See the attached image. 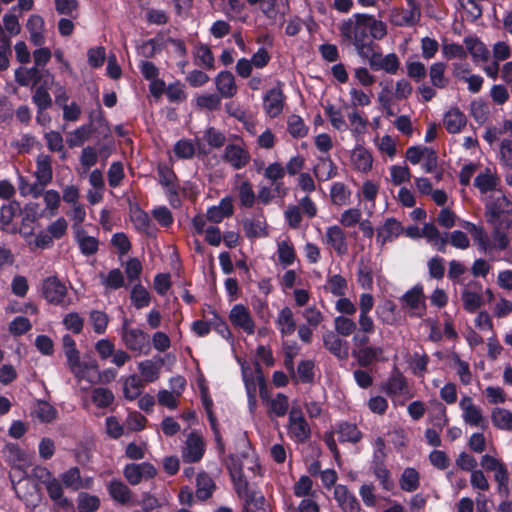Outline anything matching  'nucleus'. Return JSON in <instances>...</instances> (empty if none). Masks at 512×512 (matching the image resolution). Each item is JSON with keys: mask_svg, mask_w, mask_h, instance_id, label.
Here are the masks:
<instances>
[{"mask_svg": "<svg viewBox=\"0 0 512 512\" xmlns=\"http://www.w3.org/2000/svg\"><path fill=\"white\" fill-rule=\"evenodd\" d=\"M37 184L41 187L47 186L53 178L52 160L49 155L40 154L36 159V169L34 171Z\"/></svg>", "mask_w": 512, "mask_h": 512, "instance_id": "28", "label": "nucleus"}, {"mask_svg": "<svg viewBox=\"0 0 512 512\" xmlns=\"http://www.w3.org/2000/svg\"><path fill=\"white\" fill-rule=\"evenodd\" d=\"M158 174L160 184L164 187L170 203L174 205L178 201V185L175 173L167 166H159Z\"/></svg>", "mask_w": 512, "mask_h": 512, "instance_id": "26", "label": "nucleus"}, {"mask_svg": "<svg viewBox=\"0 0 512 512\" xmlns=\"http://www.w3.org/2000/svg\"><path fill=\"white\" fill-rule=\"evenodd\" d=\"M234 213V206L232 198L226 196L221 199L218 205L209 207L207 209V219L212 223H220L225 218L232 216Z\"/></svg>", "mask_w": 512, "mask_h": 512, "instance_id": "27", "label": "nucleus"}, {"mask_svg": "<svg viewBox=\"0 0 512 512\" xmlns=\"http://www.w3.org/2000/svg\"><path fill=\"white\" fill-rule=\"evenodd\" d=\"M334 328L336 331L335 333L340 336L347 337L356 331L357 324L353 319L349 317L337 316L334 319Z\"/></svg>", "mask_w": 512, "mask_h": 512, "instance_id": "64", "label": "nucleus"}, {"mask_svg": "<svg viewBox=\"0 0 512 512\" xmlns=\"http://www.w3.org/2000/svg\"><path fill=\"white\" fill-rule=\"evenodd\" d=\"M241 442L245 448V451H243L241 454L239 466L237 464L229 466L230 474L232 475V470L241 471V473H243L244 469H247L256 474L260 469L258 457L256 453L249 447L248 441L245 438H242ZM242 475L244 476V474Z\"/></svg>", "mask_w": 512, "mask_h": 512, "instance_id": "23", "label": "nucleus"}, {"mask_svg": "<svg viewBox=\"0 0 512 512\" xmlns=\"http://www.w3.org/2000/svg\"><path fill=\"white\" fill-rule=\"evenodd\" d=\"M229 321L231 324L248 335H252L255 332V321L248 307L243 304L234 305L229 313Z\"/></svg>", "mask_w": 512, "mask_h": 512, "instance_id": "12", "label": "nucleus"}, {"mask_svg": "<svg viewBox=\"0 0 512 512\" xmlns=\"http://www.w3.org/2000/svg\"><path fill=\"white\" fill-rule=\"evenodd\" d=\"M130 218L134 227L142 232L149 233L151 220L149 215L142 209L135 207L130 210Z\"/></svg>", "mask_w": 512, "mask_h": 512, "instance_id": "58", "label": "nucleus"}, {"mask_svg": "<svg viewBox=\"0 0 512 512\" xmlns=\"http://www.w3.org/2000/svg\"><path fill=\"white\" fill-rule=\"evenodd\" d=\"M331 201L334 205L345 206L350 203L351 190L342 182H335L330 189Z\"/></svg>", "mask_w": 512, "mask_h": 512, "instance_id": "49", "label": "nucleus"}, {"mask_svg": "<svg viewBox=\"0 0 512 512\" xmlns=\"http://www.w3.org/2000/svg\"><path fill=\"white\" fill-rule=\"evenodd\" d=\"M277 259L284 266H291L296 260V250L291 239L288 236L277 240Z\"/></svg>", "mask_w": 512, "mask_h": 512, "instance_id": "32", "label": "nucleus"}, {"mask_svg": "<svg viewBox=\"0 0 512 512\" xmlns=\"http://www.w3.org/2000/svg\"><path fill=\"white\" fill-rule=\"evenodd\" d=\"M92 402L98 408H107L114 402V394L108 388L98 387L91 391Z\"/></svg>", "mask_w": 512, "mask_h": 512, "instance_id": "59", "label": "nucleus"}, {"mask_svg": "<svg viewBox=\"0 0 512 512\" xmlns=\"http://www.w3.org/2000/svg\"><path fill=\"white\" fill-rule=\"evenodd\" d=\"M404 232L402 224L395 218H387L384 223L377 228L376 242L381 248L386 243L397 239Z\"/></svg>", "mask_w": 512, "mask_h": 512, "instance_id": "20", "label": "nucleus"}, {"mask_svg": "<svg viewBox=\"0 0 512 512\" xmlns=\"http://www.w3.org/2000/svg\"><path fill=\"white\" fill-rule=\"evenodd\" d=\"M421 237H425L438 251L445 252L448 243L447 237L441 235L434 224H424Z\"/></svg>", "mask_w": 512, "mask_h": 512, "instance_id": "39", "label": "nucleus"}, {"mask_svg": "<svg viewBox=\"0 0 512 512\" xmlns=\"http://www.w3.org/2000/svg\"><path fill=\"white\" fill-rule=\"evenodd\" d=\"M339 438L343 442L357 443L362 438V433L355 424L342 423L338 428Z\"/></svg>", "mask_w": 512, "mask_h": 512, "instance_id": "61", "label": "nucleus"}, {"mask_svg": "<svg viewBox=\"0 0 512 512\" xmlns=\"http://www.w3.org/2000/svg\"><path fill=\"white\" fill-rule=\"evenodd\" d=\"M38 75L39 72L37 67H19L15 70V80L21 86L34 84L38 79Z\"/></svg>", "mask_w": 512, "mask_h": 512, "instance_id": "63", "label": "nucleus"}, {"mask_svg": "<svg viewBox=\"0 0 512 512\" xmlns=\"http://www.w3.org/2000/svg\"><path fill=\"white\" fill-rule=\"evenodd\" d=\"M446 64L435 62L429 68V77L432 85L437 88H444L448 80L445 77Z\"/></svg>", "mask_w": 512, "mask_h": 512, "instance_id": "60", "label": "nucleus"}, {"mask_svg": "<svg viewBox=\"0 0 512 512\" xmlns=\"http://www.w3.org/2000/svg\"><path fill=\"white\" fill-rule=\"evenodd\" d=\"M347 117L349 122L348 129L352 136L356 140H359L367 131L368 120L365 119L356 109L350 111Z\"/></svg>", "mask_w": 512, "mask_h": 512, "instance_id": "40", "label": "nucleus"}, {"mask_svg": "<svg viewBox=\"0 0 512 512\" xmlns=\"http://www.w3.org/2000/svg\"><path fill=\"white\" fill-rule=\"evenodd\" d=\"M121 340L124 346L138 354L147 353L149 350V336L142 329L132 328L129 320L124 319L121 331Z\"/></svg>", "mask_w": 512, "mask_h": 512, "instance_id": "5", "label": "nucleus"}, {"mask_svg": "<svg viewBox=\"0 0 512 512\" xmlns=\"http://www.w3.org/2000/svg\"><path fill=\"white\" fill-rule=\"evenodd\" d=\"M499 179L489 169L478 174L475 178L474 184L481 193L492 191L498 185Z\"/></svg>", "mask_w": 512, "mask_h": 512, "instance_id": "57", "label": "nucleus"}, {"mask_svg": "<svg viewBox=\"0 0 512 512\" xmlns=\"http://www.w3.org/2000/svg\"><path fill=\"white\" fill-rule=\"evenodd\" d=\"M276 327L282 337L291 336L296 330L294 315L289 307L282 308L276 319Z\"/></svg>", "mask_w": 512, "mask_h": 512, "instance_id": "36", "label": "nucleus"}, {"mask_svg": "<svg viewBox=\"0 0 512 512\" xmlns=\"http://www.w3.org/2000/svg\"><path fill=\"white\" fill-rule=\"evenodd\" d=\"M403 307L409 310L412 316L421 317L426 311L425 296L421 286L408 290L401 298Z\"/></svg>", "mask_w": 512, "mask_h": 512, "instance_id": "15", "label": "nucleus"}, {"mask_svg": "<svg viewBox=\"0 0 512 512\" xmlns=\"http://www.w3.org/2000/svg\"><path fill=\"white\" fill-rule=\"evenodd\" d=\"M235 183V190L237 191L241 205L247 208L252 207L255 203V193L252 184L240 174L235 176Z\"/></svg>", "mask_w": 512, "mask_h": 512, "instance_id": "33", "label": "nucleus"}, {"mask_svg": "<svg viewBox=\"0 0 512 512\" xmlns=\"http://www.w3.org/2000/svg\"><path fill=\"white\" fill-rule=\"evenodd\" d=\"M349 162L354 171L367 174L373 168L374 158L369 149L362 144H356L350 151Z\"/></svg>", "mask_w": 512, "mask_h": 512, "instance_id": "13", "label": "nucleus"}, {"mask_svg": "<svg viewBox=\"0 0 512 512\" xmlns=\"http://www.w3.org/2000/svg\"><path fill=\"white\" fill-rule=\"evenodd\" d=\"M322 242L338 256L348 253L346 233L339 225L327 227Z\"/></svg>", "mask_w": 512, "mask_h": 512, "instance_id": "11", "label": "nucleus"}, {"mask_svg": "<svg viewBox=\"0 0 512 512\" xmlns=\"http://www.w3.org/2000/svg\"><path fill=\"white\" fill-rule=\"evenodd\" d=\"M124 476L131 485H137L143 480L153 478L157 474L155 467L148 463H131L125 466Z\"/></svg>", "mask_w": 512, "mask_h": 512, "instance_id": "16", "label": "nucleus"}, {"mask_svg": "<svg viewBox=\"0 0 512 512\" xmlns=\"http://www.w3.org/2000/svg\"><path fill=\"white\" fill-rule=\"evenodd\" d=\"M461 417L464 423L470 427L486 429L488 421L480 406L476 405L470 396L464 395L459 401Z\"/></svg>", "mask_w": 512, "mask_h": 512, "instance_id": "7", "label": "nucleus"}, {"mask_svg": "<svg viewBox=\"0 0 512 512\" xmlns=\"http://www.w3.org/2000/svg\"><path fill=\"white\" fill-rule=\"evenodd\" d=\"M341 32L354 44L358 54H364L367 46L371 45L369 37L383 39L387 34V26L372 15L355 14L342 25Z\"/></svg>", "mask_w": 512, "mask_h": 512, "instance_id": "1", "label": "nucleus"}, {"mask_svg": "<svg viewBox=\"0 0 512 512\" xmlns=\"http://www.w3.org/2000/svg\"><path fill=\"white\" fill-rule=\"evenodd\" d=\"M284 107V95L279 87H275L266 92L263 98V108L266 114L275 118L280 115Z\"/></svg>", "mask_w": 512, "mask_h": 512, "instance_id": "22", "label": "nucleus"}, {"mask_svg": "<svg viewBox=\"0 0 512 512\" xmlns=\"http://www.w3.org/2000/svg\"><path fill=\"white\" fill-rule=\"evenodd\" d=\"M143 380L137 375H130L123 379V395L125 399L133 401L137 399L143 390Z\"/></svg>", "mask_w": 512, "mask_h": 512, "instance_id": "44", "label": "nucleus"}, {"mask_svg": "<svg viewBox=\"0 0 512 512\" xmlns=\"http://www.w3.org/2000/svg\"><path fill=\"white\" fill-rule=\"evenodd\" d=\"M480 464L486 471L494 473V479L498 484L499 490L507 486L509 474L501 459L485 454L481 457Z\"/></svg>", "mask_w": 512, "mask_h": 512, "instance_id": "17", "label": "nucleus"}, {"mask_svg": "<svg viewBox=\"0 0 512 512\" xmlns=\"http://www.w3.org/2000/svg\"><path fill=\"white\" fill-rule=\"evenodd\" d=\"M383 389L390 397L406 395L408 393L406 379L401 373L392 375L385 383Z\"/></svg>", "mask_w": 512, "mask_h": 512, "instance_id": "41", "label": "nucleus"}, {"mask_svg": "<svg viewBox=\"0 0 512 512\" xmlns=\"http://www.w3.org/2000/svg\"><path fill=\"white\" fill-rule=\"evenodd\" d=\"M32 414L41 422L49 423L57 418L58 412L50 403L39 400L36 402Z\"/></svg>", "mask_w": 512, "mask_h": 512, "instance_id": "52", "label": "nucleus"}, {"mask_svg": "<svg viewBox=\"0 0 512 512\" xmlns=\"http://www.w3.org/2000/svg\"><path fill=\"white\" fill-rule=\"evenodd\" d=\"M69 369L79 384L82 382L87 383L86 386L80 387L82 391H87L92 384L101 382V372L99 371L98 364L95 360L87 362H82L80 360Z\"/></svg>", "mask_w": 512, "mask_h": 512, "instance_id": "9", "label": "nucleus"}, {"mask_svg": "<svg viewBox=\"0 0 512 512\" xmlns=\"http://www.w3.org/2000/svg\"><path fill=\"white\" fill-rule=\"evenodd\" d=\"M324 112L334 129L339 132H344L348 129V124L344 119L341 109L327 103L324 105Z\"/></svg>", "mask_w": 512, "mask_h": 512, "instance_id": "50", "label": "nucleus"}, {"mask_svg": "<svg viewBox=\"0 0 512 512\" xmlns=\"http://www.w3.org/2000/svg\"><path fill=\"white\" fill-rule=\"evenodd\" d=\"M242 376H243V381H244L245 387H246L249 410H250V412L253 413L257 406V401H256L257 384L253 377L251 369L245 367L244 365H242Z\"/></svg>", "mask_w": 512, "mask_h": 512, "instance_id": "47", "label": "nucleus"}, {"mask_svg": "<svg viewBox=\"0 0 512 512\" xmlns=\"http://www.w3.org/2000/svg\"><path fill=\"white\" fill-rule=\"evenodd\" d=\"M30 34V41L36 46H42L45 43L44 20L38 15H31L26 24Z\"/></svg>", "mask_w": 512, "mask_h": 512, "instance_id": "38", "label": "nucleus"}, {"mask_svg": "<svg viewBox=\"0 0 512 512\" xmlns=\"http://www.w3.org/2000/svg\"><path fill=\"white\" fill-rule=\"evenodd\" d=\"M313 175L315 178L320 181H328L329 179L335 177L337 175V166L331 159V157L327 155H321L317 157L316 163L312 168Z\"/></svg>", "mask_w": 512, "mask_h": 512, "instance_id": "24", "label": "nucleus"}, {"mask_svg": "<svg viewBox=\"0 0 512 512\" xmlns=\"http://www.w3.org/2000/svg\"><path fill=\"white\" fill-rule=\"evenodd\" d=\"M42 294L49 303L63 304L67 294V288L56 277H48L43 282Z\"/></svg>", "mask_w": 512, "mask_h": 512, "instance_id": "19", "label": "nucleus"}, {"mask_svg": "<svg viewBox=\"0 0 512 512\" xmlns=\"http://www.w3.org/2000/svg\"><path fill=\"white\" fill-rule=\"evenodd\" d=\"M354 357L357 359L359 365L366 367L375 361L382 360L383 348L380 346L369 345L361 349L353 351Z\"/></svg>", "mask_w": 512, "mask_h": 512, "instance_id": "34", "label": "nucleus"}, {"mask_svg": "<svg viewBox=\"0 0 512 512\" xmlns=\"http://www.w3.org/2000/svg\"><path fill=\"white\" fill-rule=\"evenodd\" d=\"M161 364L153 360H144L138 363V370L143 382H154L159 378Z\"/></svg>", "mask_w": 512, "mask_h": 512, "instance_id": "54", "label": "nucleus"}, {"mask_svg": "<svg viewBox=\"0 0 512 512\" xmlns=\"http://www.w3.org/2000/svg\"><path fill=\"white\" fill-rule=\"evenodd\" d=\"M293 493L299 498H314L313 481L306 475H302L293 485Z\"/></svg>", "mask_w": 512, "mask_h": 512, "instance_id": "62", "label": "nucleus"}, {"mask_svg": "<svg viewBox=\"0 0 512 512\" xmlns=\"http://www.w3.org/2000/svg\"><path fill=\"white\" fill-rule=\"evenodd\" d=\"M399 486L405 492L416 491L420 487L419 472L412 467L405 468L400 476Z\"/></svg>", "mask_w": 512, "mask_h": 512, "instance_id": "45", "label": "nucleus"}, {"mask_svg": "<svg viewBox=\"0 0 512 512\" xmlns=\"http://www.w3.org/2000/svg\"><path fill=\"white\" fill-rule=\"evenodd\" d=\"M463 308L469 313H475L484 303L480 291L464 289L461 293Z\"/></svg>", "mask_w": 512, "mask_h": 512, "instance_id": "48", "label": "nucleus"}, {"mask_svg": "<svg viewBox=\"0 0 512 512\" xmlns=\"http://www.w3.org/2000/svg\"><path fill=\"white\" fill-rule=\"evenodd\" d=\"M334 499L342 512H360L361 505L356 496L342 484L334 487Z\"/></svg>", "mask_w": 512, "mask_h": 512, "instance_id": "21", "label": "nucleus"}, {"mask_svg": "<svg viewBox=\"0 0 512 512\" xmlns=\"http://www.w3.org/2000/svg\"><path fill=\"white\" fill-rule=\"evenodd\" d=\"M324 347L339 359L348 357V343L333 331L323 334Z\"/></svg>", "mask_w": 512, "mask_h": 512, "instance_id": "25", "label": "nucleus"}, {"mask_svg": "<svg viewBox=\"0 0 512 512\" xmlns=\"http://www.w3.org/2000/svg\"><path fill=\"white\" fill-rule=\"evenodd\" d=\"M260 397L267 407V413L270 417H283L289 408L288 397L282 393L276 394L274 397H268L262 380L259 379Z\"/></svg>", "mask_w": 512, "mask_h": 512, "instance_id": "14", "label": "nucleus"}, {"mask_svg": "<svg viewBox=\"0 0 512 512\" xmlns=\"http://www.w3.org/2000/svg\"><path fill=\"white\" fill-rule=\"evenodd\" d=\"M503 215H512V201L501 191L494 192L485 204V216L491 224Z\"/></svg>", "mask_w": 512, "mask_h": 512, "instance_id": "8", "label": "nucleus"}, {"mask_svg": "<svg viewBox=\"0 0 512 512\" xmlns=\"http://www.w3.org/2000/svg\"><path fill=\"white\" fill-rule=\"evenodd\" d=\"M287 435L295 443H305L311 437V427L300 407L293 406L289 411Z\"/></svg>", "mask_w": 512, "mask_h": 512, "instance_id": "4", "label": "nucleus"}, {"mask_svg": "<svg viewBox=\"0 0 512 512\" xmlns=\"http://www.w3.org/2000/svg\"><path fill=\"white\" fill-rule=\"evenodd\" d=\"M110 496L120 504H126L131 499L130 489L121 481L113 480L107 486Z\"/></svg>", "mask_w": 512, "mask_h": 512, "instance_id": "55", "label": "nucleus"}, {"mask_svg": "<svg viewBox=\"0 0 512 512\" xmlns=\"http://www.w3.org/2000/svg\"><path fill=\"white\" fill-rule=\"evenodd\" d=\"M223 160L234 169L239 170L250 162L251 155L244 143H230L224 149Z\"/></svg>", "mask_w": 512, "mask_h": 512, "instance_id": "10", "label": "nucleus"}, {"mask_svg": "<svg viewBox=\"0 0 512 512\" xmlns=\"http://www.w3.org/2000/svg\"><path fill=\"white\" fill-rule=\"evenodd\" d=\"M464 44L466 52L471 54L474 61H486L489 58V50L478 38L466 37Z\"/></svg>", "mask_w": 512, "mask_h": 512, "instance_id": "42", "label": "nucleus"}, {"mask_svg": "<svg viewBox=\"0 0 512 512\" xmlns=\"http://www.w3.org/2000/svg\"><path fill=\"white\" fill-rule=\"evenodd\" d=\"M237 495L244 501L243 512H270L264 496L249 485L241 471L232 470Z\"/></svg>", "mask_w": 512, "mask_h": 512, "instance_id": "3", "label": "nucleus"}, {"mask_svg": "<svg viewBox=\"0 0 512 512\" xmlns=\"http://www.w3.org/2000/svg\"><path fill=\"white\" fill-rule=\"evenodd\" d=\"M376 314L378 320L384 325L394 326L398 323L396 306L392 301H385L377 306Z\"/></svg>", "mask_w": 512, "mask_h": 512, "instance_id": "43", "label": "nucleus"}, {"mask_svg": "<svg viewBox=\"0 0 512 512\" xmlns=\"http://www.w3.org/2000/svg\"><path fill=\"white\" fill-rule=\"evenodd\" d=\"M205 451V443L202 436L196 432H191L183 446L182 457L185 462L193 463L199 461Z\"/></svg>", "mask_w": 512, "mask_h": 512, "instance_id": "18", "label": "nucleus"}, {"mask_svg": "<svg viewBox=\"0 0 512 512\" xmlns=\"http://www.w3.org/2000/svg\"><path fill=\"white\" fill-rule=\"evenodd\" d=\"M75 239L83 254L92 255L97 252L98 240L93 236H89L84 229L75 232Z\"/></svg>", "mask_w": 512, "mask_h": 512, "instance_id": "56", "label": "nucleus"}, {"mask_svg": "<svg viewBox=\"0 0 512 512\" xmlns=\"http://www.w3.org/2000/svg\"><path fill=\"white\" fill-rule=\"evenodd\" d=\"M407 7H397L390 11V22L398 27H412L421 19V7L417 0H406Z\"/></svg>", "mask_w": 512, "mask_h": 512, "instance_id": "6", "label": "nucleus"}, {"mask_svg": "<svg viewBox=\"0 0 512 512\" xmlns=\"http://www.w3.org/2000/svg\"><path fill=\"white\" fill-rule=\"evenodd\" d=\"M460 225L471 234L473 242L480 253L491 254L494 251H503L510 245L507 233L502 231L498 225L493 228L491 236L488 235L482 225L466 220H461Z\"/></svg>", "mask_w": 512, "mask_h": 512, "instance_id": "2", "label": "nucleus"}, {"mask_svg": "<svg viewBox=\"0 0 512 512\" xmlns=\"http://www.w3.org/2000/svg\"><path fill=\"white\" fill-rule=\"evenodd\" d=\"M491 421L499 430L512 431V412L505 408H494L491 412Z\"/></svg>", "mask_w": 512, "mask_h": 512, "instance_id": "51", "label": "nucleus"}, {"mask_svg": "<svg viewBox=\"0 0 512 512\" xmlns=\"http://www.w3.org/2000/svg\"><path fill=\"white\" fill-rule=\"evenodd\" d=\"M36 476L39 478L46 477V479H44V483L51 499L65 504L67 503V500L63 499V490L61 483L56 478H53L47 469H37Z\"/></svg>", "mask_w": 512, "mask_h": 512, "instance_id": "31", "label": "nucleus"}, {"mask_svg": "<svg viewBox=\"0 0 512 512\" xmlns=\"http://www.w3.org/2000/svg\"><path fill=\"white\" fill-rule=\"evenodd\" d=\"M4 455L7 461L17 470L22 469L28 463L26 453L16 444H7L4 448Z\"/></svg>", "mask_w": 512, "mask_h": 512, "instance_id": "46", "label": "nucleus"}, {"mask_svg": "<svg viewBox=\"0 0 512 512\" xmlns=\"http://www.w3.org/2000/svg\"><path fill=\"white\" fill-rule=\"evenodd\" d=\"M323 289L325 292L335 297H342L345 296L348 291V282L346 278L340 274L328 273Z\"/></svg>", "mask_w": 512, "mask_h": 512, "instance_id": "35", "label": "nucleus"}, {"mask_svg": "<svg viewBox=\"0 0 512 512\" xmlns=\"http://www.w3.org/2000/svg\"><path fill=\"white\" fill-rule=\"evenodd\" d=\"M448 423V418L446 415V409L444 406L440 405L439 407V415L435 417L434 426L438 429L428 428L425 431V439L426 442L433 447H439L441 445L440 432Z\"/></svg>", "mask_w": 512, "mask_h": 512, "instance_id": "29", "label": "nucleus"}, {"mask_svg": "<svg viewBox=\"0 0 512 512\" xmlns=\"http://www.w3.org/2000/svg\"><path fill=\"white\" fill-rule=\"evenodd\" d=\"M467 124V118L458 108L449 109L443 118V125L449 133H460Z\"/></svg>", "mask_w": 512, "mask_h": 512, "instance_id": "30", "label": "nucleus"}, {"mask_svg": "<svg viewBox=\"0 0 512 512\" xmlns=\"http://www.w3.org/2000/svg\"><path fill=\"white\" fill-rule=\"evenodd\" d=\"M215 83L218 92L224 98H230L237 92L235 78L231 72H220L215 79Z\"/></svg>", "mask_w": 512, "mask_h": 512, "instance_id": "37", "label": "nucleus"}, {"mask_svg": "<svg viewBox=\"0 0 512 512\" xmlns=\"http://www.w3.org/2000/svg\"><path fill=\"white\" fill-rule=\"evenodd\" d=\"M100 283L106 290H117L124 286V276L119 269H112L108 273H99Z\"/></svg>", "mask_w": 512, "mask_h": 512, "instance_id": "53", "label": "nucleus"}]
</instances>
